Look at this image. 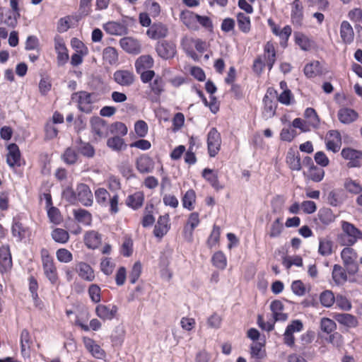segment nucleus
<instances>
[{
  "mask_svg": "<svg viewBox=\"0 0 362 362\" xmlns=\"http://www.w3.org/2000/svg\"><path fill=\"white\" fill-rule=\"evenodd\" d=\"M153 209V204H148L145 208V215L142 219V226L144 227H148L152 226L155 222V218L153 217L152 212Z\"/></svg>",
  "mask_w": 362,
  "mask_h": 362,
  "instance_id": "bf43d9fd",
  "label": "nucleus"
},
{
  "mask_svg": "<svg viewBox=\"0 0 362 362\" xmlns=\"http://www.w3.org/2000/svg\"><path fill=\"white\" fill-rule=\"evenodd\" d=\"M156 50L159 57L164 59H171L176 54L175 45L167 41L159 42L156 47Z\"/></svg>",
  "mask_w": 362,
  "mask_h": 362,
  "instance_id": "9b49d317",
  "label": "nucleus"
},
{
  "mask_svg": "<svg viewBox=\"0 0 362 362\" xmlns=\"http://www.w3.org/2000/svg\"><path fill=\"white\" fill-rule=\"evenodd\" d=\"M320 221L325 225H329L335 219V216L330 209H322L318 214Z\"/></svg>",
  "mask_w": 362,
  "mask_h": 362,
  "instance_id": "3c124183",
  "label": "nucleus"
},
{
  "mask_svg": "<svg viewBox=\"0 0 362 362\" xmlns=\"http://www.w3.org/2000/svg\"><path fill=\"white\" fill-rule=\"evenodd\" d=\"M117 312V308L115 305L99 304L95 308L97 316L103 320H110L113 319Z\"/></svg>",
  "mask_w": 362,
  "mask_h": 362,
  "instance_id": "2eb2a0df",
  "label": "nucleus"
},
{
  "mask_svg": "<svg viewBox=\"0 0 362 362\" xmlns=\"http://www.w3.org/2000/svg\"><path fill=\"white\" fill-rule=\"evenodd\" d=\"M341 257L348 272L351 274H356L358 269L356 251L350 247H344L341 252Z\"/></svg>",
  "mask_w": 362,
  "mask_h": 362,
  "instance_id": "20e7f679",
  "label": "nucleus"
},
{
  "mask_svg": "<svg viewBox=\"0 0 362 362\" xmlns=\"http://www.w3.org/2000/svg\"><path fill=\"white\" fill-rule=\"evenodd\" d=\"M149 88L151 93H152L157 100L165 90V81L161 76L158 75L149 83Z\"/></svg>",
  "mask_w": 362,
  "mask_h": 362,
  "instance_id": "473e14b6",
  "label": "nucleus"
},
{
  "mask_svg": "<svg viewBox=\"0 0 362 362\" xmlns=\"http://www.w3.org/2000/svg\"><path fill=\"white\" fill-rule=\"evenodd\" d=\"M264 102V110L262 112V116L264 119H268L274 116L276 113V105L268 96H265L263 99Z\"/></svg>",
  "mask_w": 362,
  "mask_h": 362,
  "instance_id": "4c0bfd02",
  "label": "nucleus"
},
{
  "mask_svg": "<svg viewBox=\"0 0 362 362\" xmlns=\"http://www.w3.org/2000/svg\"><path fill=\"white\" fill-rule=\"evenodd\" d=\"M77 201L80 202L85 206H90L93 204V194L90 187L83 183L77 185L76 187Z\"/></svg>",
  "mask_w": 362,
  "mask_h": 362,
  "instance_id": "6e6552de",
  "label": "nucleus"
},
{
  "mask_svg": "<svg viewBox=\"0 0 362 362\" xmlns=\"http://www.w3.org/2000/svg\"><path fill=\"white\" fill-rule=\"evenodd\" d=\"M8 153L6 156L7 164L11 168L21 165V153L18 146L16 144H11L8 146Z\"/></svg>",
  "mask_w": 362,
  "mask_h": 362,
  "instance_id": "a211bd4d",
  "label": "nucleus"
},
{
  "mask_svg": "<svg viewBox=\"0 0 362 362\" xmlns=\"http://www.w3.org/2000/svg\"><path fill=\"white\" fill-rule=\"evenodd\" d=\"M286 163L292 170L299 171L301 169L300 158L298 151L290 148L286 154Z\"/></svg>",
  "mask_w": 362,
  "mask_h": 362,
  "instance_id": "a878e982",
  "label": "nucleus"
},
{
  "mask_svg": "<svg viewBox=\"0 0 362 362\" xmlns=\"http://www.w3.org/2000/svg\"><path fill=\"white\" fill-rule=\"evenodd\" d=\"M71 100L76 103L77 107L81 112L89 114L93 111L94 104L97 102V96L94 93L81 90L73 93Z\"/></svg>",
  "mask_w": 362,
  "mask_h": 362,
  "instance_id": "f257e3e1",
  "label": "nucleus"
},
{
  "mask_svg": "<svg viewBox=\"0 0 362 362\" xmlns=\"http://www.w3.org/2000/svg\"><path fill=\"white\" fill-rule=\"evenodd\" d=\"M21 352L24 358L30 356V347L32 343L31 337L28 329H24L21 333Z\"/></svg>",
  "mask_w": 362,
  "mask_h": 362,
  "instance_id": "2f4dec72",
  "label": "nucleus"
},
{
  "mask_svg": "<svg viewBox=\"0 0 362 362\" xmlns=\"http://www.w3.org/2000/svg\"><path fill=\"white\" fill-rule=\"evenodd\" d=\"M146 34L153 40L163 38L168 34V28L162 23H154L147 30Z\"/></svg>",
  "mask_w": 362,
  "mask_h": 362,
  "instance_id": "b1692460",
  "label": "nucleus"
},
{
  "mask_svg": "<svg viewBox=\"0 0 362 362\" xmlns=\"http://www.w3.org/2000/svg\"><path fill=\"white\" fill-rule=\"evenodd\" d=\"M341 157L349 160V168H358L361 165L362 151L354 149L350 147L344 148L341 151Z\"/></svg>",
  "mask_w": 362,
  "mask_h": 362,
  "instance_id": "423d86ee",
  "label": "nucleus"
},
{
  "mask_svg": "<svg viewBox=\"0 0 362 362\" xmlns=\"http://www.w3.org/2000/svg\"><path fill=\"white\" fill-rule=\"evenodd\" d=\"M144 200V193L141 192H136L133 194L128 196L127 199V204L133 209H137L142 206Z\"/></svg>",
  "mask_w": 362,
  "mask_h": 362,
  "instance_id": "e433bc0d",
  "label": "nucleus"
},
{
  "mask_svg": "<svg viewBox=\"0 0 362 362\" xmlns=\"http://www.w3.org/2000/svg\"><path fill=\"white\" fill-rule=\"evenodd\" d=\"M103 59L105 62L112 65L118 61V54L115 48L107 47L103 49Z\"/></svg>",
  "mask_w": 362,
  "mask_h": 362,
  "instance_id": "c03bdc74",
  "label": "nucleus"
},
{
  "mask_svg": "<svg viewBox=\"0 0 362 362\" xmlns=\"http://www.w3.org/2000/svg\"><path fill=\"white\" fill-rule=\"evenodd\" d=\"M52 238L55 242L64 244L68 242L69 239V233L64 229L55 228L52 232Z\"/></svg>",
  "mask_w": 362,
  "mask_h": 362,
  "instance_id": "49530a36",
  "label": "nucleus"
},
{
  "mask_svg": "<svg viewBox=\"0 0 362 362\" xmlns=\"http://www.w3.org/2000/svg\"><path fill=\"white\" fill-rule=\"evenodd\" d=\"M146 9L148 13L152 17H157L160 13V6L158 3L153 0H146L145 1Z\"/></svg>",
  "mask_w": 362,
  "mask_h": 362,
  "instance_id": "13d9d810",
  "label": "nucleus"
},
{
  "mask_svg": "<svg viewBox=\"0 0 362 362\" xmlns=\"http://www.w3.org/2000/svg\"><path fill=\"white\" fill-rule=\"evenodd\" d=\"M304 74L308 78H314L325 74V70L319 61H312L304 67Z\"/></svg>",
  "mask_w": 362,
  "mask_h": 362,
  "instance_id": "412c9836",
  "label": "nucleus"
},
{
  "mask_svg": "<svg viewBox=\"0 0 362 362\" xmlns=\"http://www.w3.org/2000/svg\"><path fill=\"white\" fill-rule=\"evenodd\" d=\"M43 272L52 284H55L58 281V274L56 266L53 261L42 263Z\"/></svg>",
  "mask_w": 362,
  "mask_h": 362,
  "instance_id": "c85d7f7f",
  "label": "nucleus"
},
{
  "mask_svg": "<svg viewBox=\"0 0 362 362\" xmlns=\"http://www.w3.org/2000/svg\"><path fill=\"white\" fill-rule=\"evenodd\" d=\"M107 146L115 151L124 150L127 147L124 139L118 136L109 138L107 141Z\"/></svg>",
  "mask_w": 362,
  "mask_h": 362,
  "instance_id": "79ce46f5",
  "label": "nucleus"
},
{
  "mask_svg": "<svg viewBox=\"0 0 362 362\" xmlns=\"http://www.w3.org/2000/svg\"><path fill=\"white\" fill-rule=\"evenodd\" d=\"M303 7L300 0H294L291 4V18L292 23L300 27L303 21Z\"/></svg>",
  "mask_w": 362,
  "mask_h": 362,
  "instance_id": "ddd939ff",
  "label": "nucleus"
},
{
  "mask_svg": "<svg viewBox=\"0 0 362 362\" xmlns=\"http://www.w3.org/2000/svg\"><path fill=\"white\" fill-rule=\"evenodd\" d=\"M189 43H193L195 46L196 49L199 52L202 53L206 49V43L202 40L188 38L187 37H185L182 40L181 45L183 47V48L186 50L187 54L190 55L191 57L195 55V53L192 49H189L187 47L188 44Z\"/></svg>",
  "mask_w": 362,
  "mask_h": 362,
  "instance_id": "dca6fc26",
  "label": "nucleus"
},
{
  "mask_svg": "<svg viewBox=\"0 0 362 362\" xmlns=\"http://www.w3.org/2000/svg\"><path fill=\"white\" fill-rule=\"evenodd\" d=\"M90 132L93 140L99 141L110 134V124L100 117H93L90 119Z\"/></svg>",
  "mask_w": 362,
  "mask_h": 362,
  "instance_id": "7ed1b4c3",
  "label": "nucleus"
},
{
  "mask_svg": "<svg viewBox=\"0 0 362 362\" xmlns=\"http://www.w3.org/2000/svg\"><path fill=\"white\" fill-rule=\"evenodd\" d=\"M196 200V194L193 189L187 190L185 195L182 197V206L184 208L187 209L188 210L193 209V204Z\"/></svg>",
  "mask_w": 362,
  "mask_h": 362,
  "instance_id": "8fccbe9b",
  "label": "nucleus"
},
{
  "mask_svg": "<svg viewBox=\"0 0 362 362\" xmlns=\"http://www.w3.org/2000/svg\"><path fill=\"white\" fill-rule=\"evenodd\" d=\"M341 146V136L337 130H330L328 132L326 138V147L329 151L333 153L338 152Z\"/></svg>",
  "mask_w": 362,
  "mask_h": 362,
  "instance_id": "1a4fd4ad",
  "label": "nucleus"
},
{
  "mask_svg": "<svg viewBox=\"0 0 362 362\" xmlns=\"http://www.w3.org/2000/svg\"><path fill=\"white\" fill-rule=\"evenodd\" d=\"M169 215L160 216L155 225L153 234L156 238H162L169 230Z\"/></svg>",
  "mask_w": 362,
  "mask_h": 362,
  "instance_id": "f3484780",
  "label": "nucleus"
},
{
  "mask_svg": "<svg viewBox=\"0 0 362 362\" xmlns=\"http://www.w3.org/2000/svg\"><path fill=\"white\" fill-rule=\"evenodd\" d=\"M221 137L216 128L213 127L207 134L208 152L211 157H215L220 151Z\"/></svg>",
  "mask_w": 362,
  "mask_h": 362,
  "instance_id": "39448f33",
  "label": "nucleus"
},
{
  "mask_svg": "<svg viewBox=\"0 0 362 362\" xmlns=\"http://www.w3.org/2000/svg\"><path fill=\"white\" fill-rule=\"evenodd\" d=\"M325 170L322 168H318L314 164L310 165L309 169V178L316 182H319L324 178Z\"/></svg>",
  "mask_w": 362,
  "mask_h": 362,
  "instance_id": "09e8293b",
  "label": "nucleus"
},
{
  "mask_svg": "<svg viewBox=\"0 0 362 362\" xmlns=\"http://www.w3.org/2000/svg\"><path fill=\"white\" fill-rule=\"evenodd\" d=\"M334 319L339 324L349 327H354L357 325L358 321L356 318L349 313H339L334 315Z\"/></svg>",
  "mask_w": 362,
  "mask_h": 362,
  "instance_id": "f704fd0d",
  "label": "nucleus"
},
{
  "mask_svg": "<svg viewBox=\"0 0 362 362\" xmlns=\"http://www.w3.org/2000/svg\"><path fill=\"white\" fill-rule=\"evenodd\" d=\"M83 341L86 349L93 357L99 359L105 357V351L93 339L85 337L83 338Z\"/></svg>",
  "mask_w": 362,
  "mask_h": 362,
  "instance_id": "4468645a",
  "label": "nucleus"
},
{
  "mask_svg": "<svg viewBox=\"0 0 362 362\" xmlns=\"http://www.w3.org/2000/svg\"><path fill=\"white\" fill-rule=\"evenodd\" d=\"M95 197L96 202L101 206H105L107 205V199L110 195L109 192L104 188H98L95 192Z\"/></svg>",
  "mask_w": 362,
  "mask_h": 362,
  "instance_id": "052dcab7",
  "label": "nucleus"
},
{
  "mask_svg": "<svg viewBox=\"0 0 362 362\" xmlns=\"http://www.w3.org/2000/svg\"><path fill=\"white\" fill-rule=\"evenodd\" d=\"M332 279L336 284L340 285L347 280L344 269L339 264H334L332 270Z\"/></svg>",
  "mask_w": 362,
  "mask_h": 362,
  "instance_id": "ea45409f",
  "label": "nucleus"
},
{
  "mask_svg": "<svg viewBox=\"0 0 362 362\" xmlns=\"http://www.w3.org/2000/svg\"><path fill=\"white\" fill-rule=\"evenodd\" d=\"M12 267V259L9 247L2 246L0 247V272L4 273Z\"/></svg>",
  "mask_w": 362,
  "mask_h": 362,
  "instance_id": "aec40b11",
  "label": "nucleus"
},
{
  "mask_svg": "<svg viewBox=\"0 0 362 362\" xmlns=\"http://www.w3.org/2000/svg\"><path fill=\"white\" fill-rule=\"evenodd\" d=\"M341 228L343 233L339 235V240L341 244L344 245H353L357 242L358 239L362 238V232L352 223L342 221Z\"/></svg>",
  "mask_w": 362,
  "mask_h": 362,
  "instance_id": "f03ea898",
  "label": "nucleus"
},
{
  "mask_svg": "<svg viewBox=\"0 0 362 362\" xmlns=\"http://www.w3.org/2000/svg\"><path fill=\"white\" fill-rule=\"evenodd\" d=\"M75 219L83 225L90 226L92 222V215L87 210L78 209L74 211Z\"/></svg>",
  "mask_w": 362,
  "mask_h": 362,
  "instance_id": "58836bf2",
  "label": "nucleus"
},
{
  "mask_svg": "<svg viewBox=\"0 0 362 362\" xmlns=\"http://www.w3.org/2000/svg\"><path fill=\"white\" fill-rule=\"evenodd\" d=\"M11 232L13 235L16 238L18 241L25 238L28 233L27 229L23 226L21 223L16 219H13Z\"/></svg>",
  "mask_w": 362,
  "mask_h": 362,
  "instance_id": "a19ab883",
  "label": "nucleus"
},
{
  "mask_svg": "<svg viewBox=\"0 0 362 362\" xmlns=\"http://www.w3.org/2000/svg\"><path fill=\"white\" fill-rule=\"evenodd\" d=\"M142 272V265L140 262H136L129 275V279L131 284H135L139 279Z\"/></svg>",
  "mask_w": 362,
  "mask_h": 362,
  "instance_id": "69168bd1",
  "label": "nucleus"
},
{
  "mask_svg": "<svg viewBox=\"0 0 362 362\" xmlns=\"http://www.w3.org/2000/svg\"><path fill=\"white\" fill-rule=\"evenodd\" d=\"M296 42L304 51L309 50L311 48V41L303 33H298L296 35Z\"/></svg>",
  "mask_w": 362,
  "mask_h": 362,
  "instance_id": "774afa93",
  "label": "nucleus"
},
{
  "mask_svg": "<svg viewBox=\"0 0 362 362\" xmlns=\"http://www.w3.org/2000/svg\"><path fill=\"white\" fill-rule=\"evenodd\" d=\"M283 228L284 227L280 218H277L272 223L268 235L271 238H278L281 235Z\"/></svg>",
  "mask_w": 362,
  "mask_h": 362,
  "instance_id": "4d7b16f0",
  "label": "nucleus"
},
{
  "mask_svg": "<svg viewBox=\"0 0 362 362\" xmlns=\"http://www.w3.org/2000/svg\"><path fill=\"white\" fill-rule=\"evenodd\" d=\"M83 242L88 248L95 250L102 243V235L94 230L86 231L83 236Z\"/></svg>",
  "mask_w": 362,
  "mask_h": 362,
  "instance_id": "f8f14e48",
  "label": "nucleus"
},
{
  "mask_svg": "<svg viewBox=\"0 0 362 362\" xmlns=\"http://www.w3.org/2000/svg\"><path fill=\"white\" fill-rule=\"evenodd\" d=\"M264 344L262 342H255L251 345L250 354L252 358L256 359H262L266 357V351L264 349Z\"/></svg>",
  "mask_w": 362,
  "mask_h": 362,
  "instance_id": "37998d69",
  "label": "nucleus"
},
{
  "mask_svg": "<svg viewBox=\"0 0 362 362\" xmlns=\"http://www.w3.org/2000/svg\"><path fill=\"white\" fill-rule=\"evenodd\" d=\"M56 257L59 262L69 263L73 259L72 253L66 248L58 249L56 252Z\"/></svg>",
  "mask_w": 362,
  "mask_h": 362,
  "instance_id": "e2e57ef3",
  "label": "nucleus"
},
{
  "mask_svg": "<svg viewBox=\"0 0 362 362\" xmlns=\"http://www.w3.org/2000/svg\"><path fill=\"white\" fill-rule=\"evenodd\" d=\"M76 271L78 276L87 281H93L95 279V274L93 268L87 263L81 262L76 265Z\"/></svg>",
  "mask_w": 362,
  "mask_h": 362,
  "instance_id": "393cba45",
  "label": "nucleus"
},
{
  "mask_svg": "<svg viewBox=\"0 0 362 362\" xmlns=\"http://www.w3.org/2000/svg\"><path fill=\"white\" fill-rule=\"evenodd\" d=\"M237 22L239 29L243 33H248L250 30V18L243 13L237 14Z\"/></svg>",
  "mask_w": 362,
  "mask_h": 362,
  "instance_id": "a18cd8bd",
  "label": "nucleus"
},
{
  "mask_svg": "<svg viewBox=\"0 0 362 362\" xmlns=\"http://www.w3.org/2000/svg\"><path fill=\"white\" fill-rule=\"evenodd\" d=\"M197 14L189 10L183 11L180 15V21L189 29L197 30L199 25L196 24Z\"/></svg>",
  "mask_w": 362,
  "mask_h": 362,
  "instance_id": "bb28decb",
  "label": "nucleus"
},
{
  "mask_svg": "<svg viewBox=\"0 0 362 362\" xmlns=\"http://www.w3.org/2000/svg\"><path fill=\"white\" fill-rule=\"evenodd\" d=\"M304 115L308 119V124L313 127H317L320 123L319 117L313 108L308 107L305 110Z\"/></svg>",
  "mask_w": 362,
  "mask_h": 362,
  "instance_id": "5fc2aeb1",
  "label": "nucleus"
},
{
  "mask_svg": "<svg viewBox=\"0 0 362 362\" xmlns=\"http://www.w3.org/2000/svg\"><path fill=\"white\" fill-rule=\"evenodd\" d=\"M78 159V154L72 148H67L62 155V160L69 165L74 164Z\"/></svg>",
  "mask_w": 362,
  "mask_h": 362,
  "instance_id": "338daca9",
  "label": "nucleus"
},
{
  "mask_svg": "<svg viewBox=\"0 0 362 362\" xmlns=\"http://www.w3.org/2000/svg\"><path fill=\"white\" fill-rule=\"evenodd\" d=\"M153 59L150 55H142L136 59L135 67L137 73H140L144 70H149L153 67Z\"/></svg>",
  "mask_w": 362,
  "mask_h": 362,
  "instance_id": "72a5a7b5",
  "label": "nucleus"
},
{
  "mask_svg": "<svg viewBox=\"0 0 362 362\" xmlns=\"http://www.w3.org/2000/svg\"><path fill=\"white\" fill-rule=\"evenodd\" d=\"M212 263L216 267L224 269L227 264L225 255L222 252H216L212 257Z\"/></svg>",
  "mask_w": 362,
  "mask_h": 362,
  "instance_id": "680f3d73",
  "label": "nucleus"
},
{
  "mask_svg": "<svg viewBox=\"0 0 362 362\" xmlns=\"http://www.w3.org/2000/svg\"><path fill=\"white\" fill-rule=\"evenodd\" d=\"M320 300L324 307L329 308L334 303L335 298L331 291L327 290L320 294Z\"/></svg>",
  "mask_w": 362,
  "mask_h": 362,
  "instance_id": "6e6d98bb",
  "label": "nucleus"
},
{
  "mask_svg": "<svg viewBox=\"0 0 362 362\" xmlns=\"http://www.w3.org/2000/svg\"><path fill=\"white\" fill-rule=\"evenodd\" d=\"M103 28L107 33L114 35H122L126 31V28L122 24L115 21L105 23Z\"/></svg>",
  "mask_w": 362,
  "mask_h": 362,
  "instance_id": "c9c22d12",
  "label": "nucleus"
},
{
  "mask_svg": "<svg viewBox=\"0 0 362 362\" xmlns=\"http://www.w3.org/2000/svg\"><path fill=\"white\" fill-rule=\"evenodd\" d=\"M344 187L347 192L351 194H358L362 192V186L351 178L345 180Z\"/></svg>",
  "mask_w": 362,
  "mask_h": 362,
  "instance_id": "de8ad7c7",
  "label": "nucleus"
},
{
  "mask_svg": "<svg viewBox=\"0 0 362 362\" xmlns=\"http://www.w3.org/2000/svg\"><path fill=\"white\" fill-rule=\"evenodd\" d=\"M202 177L216 189L220 190L223 188L218 181L217 173L209 168H204L202 171Z\"/></svg>",
  "mask_w": 362,
  "mask_h": 362,
  "instance_id": "7c9ffc66",
  "label": "nucleus"
},
{
  "mask_svg": "<svg viewBox=\"0 0 362 362\" xmlns=\"http://www.w3.org/2000/svg\"><path fill=\"white\" fill-rule=\"evenodd\" d=\"M332 243L328 239H320L318 252L323 256H328L332 252Z\"/></svg>",
  "mask_w": 362,
  "mask_h": 362,
  "instance_id": "0e129e2a",
  "label": "nucleus"
},
{
  "mask_svg": "<svg viewBox=\"0 0 362 362\" xmlns=\"http://www.w3.org/2000/svg\"><path fill=\"white\" fill-rule=\"evenodd\" d=\"M136 168L141 173H148L154 168L153 160L148 156H142L136 160Z\"/></svg>",
  "mask_w": 362,
  "mask_h": 362,
  "instance_id": "cd10ccee",
  "label": "nucleus"
},
{
  "mask_svg": "<svg viewBox=\"0 0 362 362\" xmlns=\"http://www.w3.org/2000/svg\"><path fill=\"white\" fill-rule=\"evenodd\" d=\"M200 223L199 216L197 212H193L190 214L187 225L185 227V231L187 232L188 230V228L189 227V235H192L193 233V230L196 227L199 226Z\"/></svg>",
  "mask_w": 362,
  "mask_h": 362,
  "instance_id": "603ef678",
  "label": "nucleus"
},
{
  "mask_svg": "<svg viewBox=\"0 0 362 362\" xmlns=\"http://www.w3.org/2000/svg\"><path fill=\"white\" fill-rule=\"evenodd\" d=\"M262 59L269 70H271L276 62V51L274 45L270 42H267L264 45Z\"/></svg>",
  "mask_w": 362,
  "mask_h": 362,
  "instance_id": "5701e85b",
  "label": "nucleus"
},
{
  "mask_svg": "<svg viewBox=\"0 0 362 362\" xmlns=\"http://www.w3.org/2000/svg\"><path fill=\"white\" fill-rule=\"evenodd\" d=\"M100 267L102 272L104 274L109 276L112 274L115 267V264L112 261L111 258L104 257L101 259Z\"/></svg>",
  "mask_w": 362,
  "mask_h": 362,
  "instance_id": "864d4df0",
  "label": "nucleus"
},
{
  "mask_svg": "<svg viewBox=\"0 0 362 362\" xmlns=\"http://www.w3.org/2000/svg\"><path fill=\"white\" fill-rule=\"evenodd\" d=\"M113 78L122 86H130L134 82V74L129 70H117L114 73Z\"/></svg>",
  "mask_w": 362,
  "mask_h": 362,
  "instance_id": "9d476101",
  "label": "nucleus"
},
{
  "mask_svg": "<svg viewBox=\"0 0 362 362\" xmlns=\"http://www.w3.org/2000/svg\"><path fill=\"white\" fill-rule=\"evenodd\" d=\"M121 47L128 53L139 54L141 52L139 42L132 37H123L119 40Z\"/></svg>",
  "mask_w": 362,
  "mask_h": 362,
  "instance_id": "6ab92c4d",
  "label": "nucleus"
},
{
  "mask_svg": "<svg viewBox=\"0 0 362 362\" xmlns=\"http://www.w3.org/2000/svg\"><path fill=\"white\" fill-rule=\"evenodd\" d=\"M54 49L57 54L58 65H64L69 60V54L64 40L59 35L54 37Z\"/></svg>",
  "mask_w": 362,
  "mask_h": 362,
  "instance_id": "0eeeda50",
  "label": "nucleus"
},
{
  "mask_svg": "<svg viewBox=\"0 0 362 362\" xmlns=\"http://www.w3.org/2000/svg\"><path fill=\"white\" fill-rule=\"evenodd\" d=\"M340 37L342 41L346 44H350L354 40V33L353 28L346 21H344L341 23Z\"/></svg>",
  "mask_w": 362,
  "mask_h": 362,
  "instance_id": "c756f323",
  "label": "nucleus"
},
{
  "mask_svg": "<svg viewBox=\"0 0 362 362\" xmlns=\"http://www.w3.org/2000/svg\"><path fill=\"white\" fill-rule=\"evenodd\" d=\"M337 116L339 120L341 123L349 124L356 121L358 117V115L353 109L343 107L339 110Z\"/></svg>",
  "mask_w": 362,
  "mask_h": 362,
  "instance_id": "4be33fe9",
  "label": "nucleus"
}]
</instances>
